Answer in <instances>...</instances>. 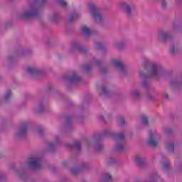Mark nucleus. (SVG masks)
Segmentation results:
<instances>
[{
    "label": "nucleus",
    "mask_w": 182,
    "mask_h": 182,
    "mask_svg": "<svg viewBox=\"0 0 182 182\" xmlns=\"http://www.w3.org/2000/svg\"><path fill=\"white\" fill-rule=\"evenodd\" d=\"M39 15V10L38 9H31L21 14V18H35Z\"/></svg>",
    "instance_id": "39448f33"
},
{
    "label": "nucleus",
    "mask_w": 182,
    "mask_h": 182,
    "mask_svg": "<svg viewBox=\"0 0 182 182\" xmlns=\"http://www.w3.org/2000/svg\"><path fill=\"white\" fill-rule=\"evenodd\" d=\"M97 48H98V49L100 48H102V43H97Z\"/></svg>",
    "instance_id": "bb28decb"
},
{
    "label": "nucleus",
    "mask_w": 182,
    "mask_h": 182,
    "mask_svg": "<svg viewBox=\"0 0 182 182\" xmlns=\"http://www.w3.org/2000/svg\"><path fill=\"white\" fill-rule=\"evenodd\" d=\"M105 181H112V175L109 173H106L105 176Z\"/></svg>",
    "instance_id": "dca6fc26"
},
{
    "label": "nucleus",
    "mask_w": 182,
    "mask_h": 182,
    "mask_svg": "<svg viewBox=\"0 0 182 182\" xmlns=\"http://www.w3.org/2000/svg\"><path fill=\"white\" fill-rule=\"evenodd\" d=\"M121 8L127 14V15H130V14H132V9H130V6H129L127 4L122 3L121 4Z\"/></svg>",
    "instance_id": "9d476101"
},
{
    "label": "nucleus",
    "mask_w": 182,
    "mask_h": 182,
    "mask_svg": "<svg viewBox=\"0 0 182 182\" xmlns=\"http://www.w3.org/2000/svg\"><path fill=\"white\" fill-rule=\"evenodd\" d=\"M118 122L119 123V126H123L124 124V119L121 118L118 119Z\"/></svg>",
    "instance_id": "5701e85b"
},
{
    "label": "nucleus",
    "mask_w": 182,
    "mask_h": 182,
    "mask_svg": "<svg viewBox=\"0 0 182 182\" xmlns=\"http://www.w3.org/2000/svg\"><path fill=\"white\" fill-rule=\"evenodd\" d=\"M172 53L174 52L173 50L171 51Z\"/></svg>",
    "instance_id": "4c0bfd02"
},
{
    "label": "nucleus",
    "mask_w": 182,
    "mask_h": 182,
    "mask_svg": "<svg viewBox=\"0 0 182 182\" xmlns=\"http://www.w3.org/2000/svg\"><path fill=\"white\" fill-rule=\"evenodd\" d=\"M83 69L85 72H89V70H90V65H84Z\"/></svg>",
    "instance_id": "4be33fe9"
},
{
    "label": "nucleus",
    "mask_w": 182,
    "mask_h": 182,
    "mask_svg": "<svg viewBox=\"0 0 182 182\" xmlns=\"http://www.w3.org/2000/svg\"><path fill=\"white\" fill-rule=\"evenodd\" d=\"M108 134L112 136L117 143L115 150L117 151H122V150L124 149V134L122 133L114 134L111 132H108Z\"/></svg>",
    "instance_id": "f257e3e1"
},
{
    "label": "nucleus",
    "mask_w": 182,
    "mask_h": 182,
    "mask_svg": "<svg viewBox=\"0 0 182 182\" xmlns=\"http://www.w3.org/2000/svg\"><path fill=\"white\" fill-rule=\"evenodd\" d=\"M28 164L35 170H39L42 167V162L41 159L37 156H31L28 158Z\"/></svg>",
    "instance_id": "7ed1b4c3"
},
{
    "label": "nucleus",
    "mask_w": 182,
    "mask_h": 182,
    "mask_svg": "<svg viewBox=\"0 0 182 182\" xmlns=\"http://www.w3.org/2000/svg\"><path fill=\"white\" fill-rule=\"evenodd\" d=\"M162 6L163 8L166 6V1H162Z\"/></svg>",
    "instance_id": "c85d7f7f"
},
{
    "label": "nucleus",
    "mask_w": 182,
    "mask_h": 182,
    "mask_svg": "<svg viewBox=\"0 0 182 182\" xmlns=\"http://www.w3.org/2000/svg\"><path fill=\"white\" fill-rule=\"evenodd\" d=\"M102 149H103V146H102V145H97L95 146V150L97 151H100V150H102Z\"/></svg>",
    "instance_id": "412c9836"
},
{
    "label": "nucleus",
    "mask_w": 182,
    "mask_h": 182,
    "mask_svg": "<svg viewBox=\"0 0 182 182\" xmlns=\"http://www.w3.org/2000/svg\"><path fill=\"white\" fill-rule=\"evenodd\" d=\"M71 173L74 175H76L79 173V169L77 168H73L72 170H71Z\"/></svg>",
    "instance_id": "aec40b11"
},
{
    "label": "nucleus",
    "mask_w": 182,
    "mask_h": 182,
    "mask_svg": "<svg viewBox=\"0 0 182 182\" xmlns=\"http://www.w3.org/2000/svg\"><path fill=\"white\" fill-rule=\"evenodd\" d=\"M133 95L136 97V99H137L139 97V96H140V95L137 92H135Z\"/></svg>",
    "instance_id": "393cba45"
},
{
    "label": "nucleus",
    "mask_w": 182,
    "mask_h": 182,
    "mask_svg": "<svg viewBox=\"0 0 182 182\" xmlns=\"http://www.w3.org/2000/svg\"><path fill=\"white\" fill-rule=\"evenodd\" d=\"M106 93H107V90L106 88H102V94L106 95Z\"/></svg>",
    "instance_id": "b1692460"
},
{
    "label": "nucleus",
    "mask_w": 182,
    "mask_h": 182,
    "mask_svg": "<svg viewBox=\"0 0 182 182\" xmlns=\"http://www.w3.org/2000/svg\"><path fill=\"white\" fill-rule=\"evenodd\" d=\"M28 73H30L31 75H36L39 72L36 68L33 67H28L27 68Z\"/></svg>",
    "instance_id": "ddd939ff"
},
{
    "label": "nucleus",
    "mask_w": 182,
    "mask_h": 182,
    "mask_svg": "<svg viewBox=\"0 0 182 182\" xmlns=\"http://www.w3.org/2000/svg\"><path fill=\"white\" fill-rule=\"evenodd\" d=\"M112 64L117 69H119L120 72H124V66L123 65V63L120 60H112Z\"/></svg>",
    "instance_id": "0eeeda50"
},
{
    "label": "nucleus",
    "mask_w": 182,
    "mask_h": 182,
    "mask_svg": "<svg viewBox=\"0 0 182 182\" xmlns=\"http://www.w3.org/2000/svg\"><path fill=\"white\" fill-rule=\"evenodd\" d=\"M27 130H28V124H23L20 130V136H23V134L26 133Z\"/></svg>",
    "instance_id": "4468645a"
},
{
    "label": "nucleus",
    "mask_w": 182,
    "mask_h": 182,
    "mask_svg": "<svg viewBox=\"0 0 182 182\" xmlns=\"http://www.w3.org/2000/svg\"><path fill=\"white\" fill-rule=\"evenodd\" d=\"M142 86L146 87V86H147V82H142Z\"/></svg>",
    "instance_id": "cd10ccee"
},
{
    "label": "nucleus",
    "mask_w": 182,
    "mask_h": 182,
    "mask_svg": "<svg viewBox=\"0 0 182 182\" xmlns=\"http://www.w3.org/2000/svg\"><path fill=\"white\" fill-rule=\"evenodd\" d=\"M163 36L162 34H161V37Z\"/></svg>",
    "instance_id": "e433bc0d"
},
{
    "label": "nucleus",
    "mask_w": 182,
    "mask_h": 182,
    "mask_svg": "<svg viewBox=\"0 0 182 182\" xmlns=\"http://www.w3.org/2000/svg\"><path fill=\"white\" fill-rule=\"evenodd\" d=\"M55 19V17L51 18V21H53Z\"/></svg>",
    "instance_id": "72a5a7b5"
},
{
    "label": "nucleus",
    "mask_w": 182,
    "mask_h": 182,
    "mask_svg": "<svg viewBox=\"0 0 182 182\" xmlns=\"http://www.w3.org/2000/svg\"><path fill=\"white\" fill-rule=\"evenodd\" d=\"M168 149L169 150H174V145H169V146H168Z\"/></svg>",
    "instance_id": "a878e982"
},
{
    "label": "nucleus",
    "mask_w": 182,
    "mask_h": 182,
    "mask_svg": "<svg viewBox=\"0 0 182 182\" xmlns=\"http://www.w3.org/2000/svg\"><path fill=\"white\" fill-rule=\"evenodd\" d=\"M134 160L136 161V163L137 164H139V166H143V164H144V161H143V159H141V156L136 155L134 157Z\"/></svg>",
    "instance_id": "f8f14e48"
},
{
    "label": "nucleus",
    "mask_w": 182,
    "mask_h": 182,
    "mask_svg": "<svg viewBox=\"0 0 182 182\" xmlns=\"http://www.w3.org/2000/svg\"><path fill=\"white\" fill-rule=\"evenodd\" d=\"M150 71L147 74H141L142 77H157L159 73L157 72V65L151 64L148 66Z\"/></svg>",
    "instance_id": "20e7f679"
},
{
    "label": "nucleus",
    "mask_w": 182,
    "mask_h": 182,
    "mask_svg": "<svg viewBox=\"0 0 182 182\" xmlns=\"http://www.w3.org/2000/svg\"><path fill=\"white\" fill-rule=\"evenodd\" d=\"M101 72H102V73H105V69L104 68H102V70H101Z\"/></svg>",
    "instance_id": "7c9ffc66"
},
{
    "label": "nucleus",
    "mask_w": 182,
    "mask_h": 182,
    "mask_svg": "<svg viewBox=\"0 0 182 182\" xmlns=\"http://www.w3.org/2000/svg\"><path fill=\"white\" fill-rule=\"evenodd\" d=\"M11 96H12V92L11 91L7 92L4 97L5 100H9Z\"/></svg>",
    "instance_id": "f3484780"
},
{
    "label": "nucleus",
    "mask_w": 182,
    "mask_h": 182,
    "mask_svg": "<svg viewBox=\"0 0 182 182\" xmlns=\"http://www.w3.org/2000/svg\"><path fill=\"white\" fill-rule=\"evenodd\" d=\"M81 31L83 35H85V36H90V34L93 33V31H90V29L86 26H82L81 28Z\"/></svg>",
    "instance_id": "1a4fd4ad"
},
{
    "label": "nucleus",
    "mask_w": 182,
    "mask_h": 182,
    "mask_svg": "<svg viewBox=\"0 0 182 182\" xmlns=\"http://www.w3.org/2000/svg\"><path fill=\"white\" fill-rule=\"evenodd\" d=\"M146 143L148 146H150L151 147H157V146H159V141L154 138V135H153L152 133H150L149 138L148 139Z\"/></svg>",
    "instance_id": "423d86ee"
},
{
    "label": "nucleus",
    "mask_w": 182,
    "mask_h": 182,
    "mask_svg": "<svg viewBox=\"0 0 182 182\" xmlns=\"http://www.w3.org/2000/svg\"><path fill=\"white\" fill-rule=\"evenodd\" d=\"M89 9L91 12L92 19H94L95 22H102V14L99 9L96 8V6L91 4L89 5Z\"/></svg>",
    "instance_id": "f03ea898"
},
{
    "label": "nucleus",
    "mask_w": 182,
    "mask_h": 182,
    "mask_svg": "<svg viewBox=\"0 0 182 182\" xmlns=\"http://www.w3.org/2000/svg\"><path fill=\"white\" fill-rule=\"evenodd\" d=\"M149 99H153V96L149 95Z\"/></svg>",
    "instance_id": "2f4dec72"
},
{
    "label": "nucleus",
    "mask_w": 182,
    "mask_h": 182,
    "mask_svg": "<svg viewBox=\"0 0 182 182\" xmlns=\"http://www.w3.org/2000/svg\"><path fill=\"white\" fill-rule=\"evenodd\" d=\"M117 47H118V48L120 49V45H117Z\"/></svg>",
    "instance_id": "473e14b6"
},
{
    "label": "nucleus",
    "mask_w": 182,
    "mask_h": 182,
    "mask_svg": "<svg viewBox=\"0 0 182 182\" xmlns=\"http://www.w3.org/2000/svg\"><path fill=\"white\" fill-rule=\"evenodd\" d=\"M141 120L144 123V124H147V123H149V119H147V117L144 115L141 116Z\"/></svg>",
    "instance_id": "a211bd4d"
},
{
    "label": "nucleus",
    "mask_w": 182,
    "mask_h": 182,
    "mask_svg": "<svg viewBox=\"0 0 182 182\" xmlns=\"http://www.w3.org/2000/svg\"><path fill=\"white\" fill-rule=\"evenodd\" d=\"M67 80H68V82H69L70 83H72L73 82H80V80H82V78L76 75V74H74L73 76L68 77Z\"/></svg>",
    "instance_id": "6e6552de"
},
{
    "label": "nucleus",
    "mask_w": 182,
    "mask_h": 182,
    "mask_svg": "<svg viewBox=\"0 0 182 182\" xmlns=\"http://www.w3.org/2000/svg\"><path fill=\"white\" fill-rule=\"evenodd\" d=\"M70 149H76V150H81L82 144L80 141H76L73 144L69 146Z\"/></svg>",
    "instance_id": "9b49d317"
},
{
    "label": "nucleus",
    "mask_w": 182,
    "mask_h": 182,
    "mask_svg": "<svg viewBox=\"0 0 182 182\" xmlns=\"http://www.w3.org/2000/svg\"><path fill=\"white\" fill-rule=\"evenodd\" d=\"M41 4L43 5V4H45V2H46V0H41Z\"/></svg>",
    "instance_id": "c756f323"
},
{
    "label": "nucleus",
    "mask_w": 182,
    "mask_h": 182,
    "mask_svg": "<svg viewBox=\"0 0 182 182\" xmlns=\"http://www.w3.org/2000/svg\"><path fill=\"white\" fill-rule=\"evenodd\" d=\"M39 134H41V131H38Z\"/></svg>",
    "instance_id": "f704fd0d"
},
{
    "label": "nucleus",
    "mask_w": 182,
    "mask_h": 182,
    "mask_svg": "<svg viewBox=\"0 0 182 182\" xmlns=\"http://www.w3.org/2000/svg\"><path fill=\"white\" fill-rule=\"evenodd\" d=\"M78 14L77 13H74L73 15L70 16V21H73V19H77Z\"/></svg>",
    "instance_id": "6ab92c4d"
},
{
    "label": "nucleus",
    "mask_w": 182,
    "mask_h": 182,
    "mask_svg": "<svg viewBox=\"0 0 182 182\" xmlns=\"http://www.w3.org/2000/svg\"><path fill=\"white\" fill-rule=\"evenodd\" d=\"M87 144H87V143H86V146H87Z\"/></svg>",
    "instance_id": "c9c22d12"
},
{
    "label": "nucleus",
    "mask_w": 182,
    "mask_h": 182,
    "mask_svg": "<svg viewBox=\"0 0 182 182\" xmlns=\"http://www.w3.org/2000/svg\"><path fill=\"white\" fill-rule=\"evenodd\" d=\"M57 2L60 6L65 7L68 5V2H66L65 0H57Z\"/></svg>",
    "instance_id": "2eb2a0df"
}]
</instances>
